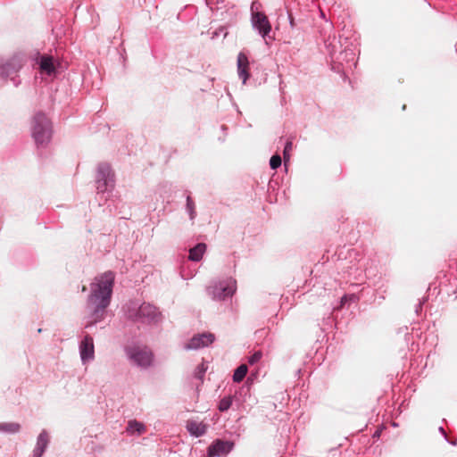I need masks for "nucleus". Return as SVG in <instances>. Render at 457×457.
Instances as JSON below:
<instances>
[{"instance_id":"obj_1","label":"nucleus","mask_w":457,"mask_h":457,"mask_svg":"<svg viewBox=\"0 0 457 457\" xmlns=\"http://www.w3.org/2000/svg\"><path fill=\"white\" fill-rule=\"evenodd\" d=\"M114 278V273L107 271L96 277L95 282L91 284L87 309L92 320L86 327H89L104 318L105 309L110 304Z\"/></svg>"},{"instance_id":"obj_2","label":"nucleus","mask_w":457,"mask_h":457,"mask_svg":"<svg viewBox=\"0 0 457 457\" xmlns=\"http://www.w3.org/2000/svg\"><path fill=\"white\" fill-rule=\"evenodd\" d=\"M32 137L37 145H46L52 137V124L42 112L34 116L32 123Z\"/></svg>"},{"instance_id":"obj_3","label":"nucleus","mask_w":457,"mask_h":457,"mask_svg":"<svg viewBox=\"0 0 457 457\" xmlns=\"http://www.w3.org/2000/svg\"><path fill=\"white\" fill-rule=\"evenodd\" d=\"M126 353L128 357L139 366L147 367L152 363L153 354L147 347L130 346L126 348Z\"/></svg>"},{"instance_id":"obj_4","label":"nucleus","mask_w":457,"mask_h":457,"mask_svg":"<svg viewBox=\"0 0 457 457\" xmlns=\"http://www.w3.org/2000/svg\"><path fill=\"white\" fill-rule=\"evenodd\" d=\"M114 174L109 164L103 163L98 167L97 190L104 192L107 187H113Z\"/></svg>"},{"instance_id":"obj_5","label":"nucleus","mask_w":457,"mask_h":457,"mask_svg":"<svg viewBox=\"0 0 457 457\" xmlns=\"http://www.w3.org/2000/svg\"><path fill=\"white\" fill-rule=\"evenodd\" d=\"M158 316L157 309L149 303H143L138 307L135 314H129L131 319L147 322L157 321Z\"/></svg>"},{"instance_id":"obj_6","label":"nucleus","mask_w":457,"mask_h":457,"mask_svg":"<svg viewBox=\"0 0 457 457\" xmlns=\"http://www.w3.org/2000/svg\"><path fill=\"white\" fill-rule=\"evenodd\" d=\"M252 23L262 37H265L271 30V25L268 17L262 12H253Z\"/></svg>"},{"instance_id":"obj_7","label":"nucleus","mask_w":457,"mask_h":457,"mask_svg":"<svg viewBox=\"0 0 457 457\" xmlns=\"http://www.w3.org/2000/svg\"><path fill=\"white\" fill-rule=\"evenodd\" d=\"M80 357L83 362L91 361L95 357V347L93 338L87 335L79 345Z\"/></svg>"},{"instance_id":"obj_8","label":"nucleus","mask_w":457,"mask_h":457,"mask_svg":"<svg viewBox=\"0 0 457 457\" xmlns=\"http://www.w3.org/2000/svg\"><path fill=\"white\" fill-rule=\"evenodd\" d=\"M215 339V337L212 333H204L201 335L195 336L187 344V349H198L200 347L207 346L211 345Z\"/></svg>"},{"instance_id":"obj_9","label":"nucleus","mask_w":457,"mask_h":457,"mask_svg":"<svg viewBox=\"0 0 457 457\" xmlns=\"http://www.w3.org/2000/svg\"><path fill=\"white\" fill-rule=\"evenodd\" d=\"M231 447L230 443L217 439L208 447L207 455L208 457L221 456L227 454Z\"/></svg>"},{"instance_id":"obj_10","label":"nucleus","mask_w":457,"mask_h":457,"mask_svg":"<svg viewBox=\"0 0 457 457\" xmlns=\"http://www.w3.org/2000/svg\"><path fill=\"white\" fill-rule=\"evenodd\" d=\"M208 292L214 299L223 300L226 297L231 296L235 292V288L230 285L224 286L220 284L219 287H209Z\"/></svg>"},{"instance_id":"obj_11","label":"nucleus","mask_w":457,"mask_h":457,"mask_svg":"<svg viewBox=\"0 0 457 457\" xmlns=\"http://www.w3.org/2000/svg\"><path fill=\"white\" fill-rule=\"evenodd\" d=\"M237 73L245 84L250 76L249 73V61L244 53H239L237 55Z\"/></svg>"},{"instance_id":"obj_12","label":"nucleus","mask_w":457,"mask_h":457,"mask_svg":"<svg viewBox=\"0 0 457 457\" xmlns=\"http://www.w3.org/2000/svg\"><path fill=\"white\" fill-rule=\"evenodd\" d=\"M186 428L192 436L196 437L204 435L207 431V425L205 423L195 420H188Z\"/></svg>"},{"instance_id":"obj_13","label":"nucleus","mask_w":457,"mask_h":457,"mask_svg":"<svg viewBox=\"0 0 457 457\" xmlns=\"http://www.w3.org/2000/svg\"><path fill=\"white\" fill-rule=\"evenodd\" d=\"M49 443V436L46 433V431L43 430L37 441V445L33 451V456L34 457H41L47 447V445Z\"/></svg>"},{"instance_id":"obj_14","label":"nucleus","mask_w":457,"mask_h":457,"mask_svg":"<svg viewBox=\"0 0 457 457\" xmlns=\"http://www.w3.org/2000/svg\"><path fill=\"white\" fill-rule=\"evenodd\" d=\"M39 67L42 72L52 75L55 71L53 58L48 55H42L39 60Z\"/></svg>"},{"instance_id":"obj_15","label":"nucleus","mask_w":457,"mask_h":457,"mask_svg":"<svg viewBox=\"0 0 457 457\" xmlns=\"http://www.w3.org/2000/svg\"><path fill=\"white\" fill-rule=\"evenodd\" d=\"M206 251V245L204 243H199L189 251V260L198 262L202 259L204 252Z\"/></svg>"},{"instance_id":"obj_16","label":"nucleus","mask_w":457,"mask_h":457,"mask_svg":"<svg viewBox=\"0 0 457 457\" xmlns=\"http://www.w3.org/2000/svg\"><path fill=\"white\" fill-rule=\"evenodd\" d=\"M127 432L130 434L137 433V435H141L145 432V427L143 423H140L136 420H129L127 427Z\"/></svg>"},{"instance_id":"obj_17","label":"nucleus","mask_w":457,"mask_h":457,"mask_svg":"<svg viewBox=\"0 0 457 457\" xmlns=\"http://www.w3.org/2000/svg\"><path fill=\"white\" fill-rule=\"evenodd\" d=\"M21 428V426L19 423L16 422H3L0 423V431H3L4 433H17L19 432Z\"/></svg>"},{"instance_id":"obj_18","label":"nucleus","mask_w":457,"mask_h":457,"mask_svg":"<svg viewBox=\"0 0 457 457\" xmlns=\"http://www.w3.org/2000/svg\"><path fill=\"white\" fill-rule=\"evenodd\" d=\"M247 373V366L241 364L234 372L233 380L234 382H241Z\"/></svg>"},{"instance_id":"obj_19","label":"nucleus","mask_w":457,"mask_h":457,"mask_svg":"<svg viewBox=\"0 0 457 457\" xmlns=\"http://www.w3.org/2000/svg\"><path fill=\"white\" fill-rule=\"evenodd\" d=\"M231 404H232L231 397L230 396L224 397L220 401L218 408L220 411H225L230 408Z\"/></svg>"},{"instance_id":"obj_20","label":"nucleus","mask_w":457,"mask_h":457,"mask_svg":"<svg viewBox=\"0 0 457 457\" xmlns=\"http://www.w3.org/2000/svg\"><path fill=\"white\" fill-rule=\"evenodd\" d=\"M270 165L272 170H276L281 165V157L278 154L273 155L270 160Z\"/></svg>"},{"instance_id":"obj_21","label":"nucleus","mask_w":457,"mask_h":457,"mask_svg":"<svg viewBox=\"0 0 457 457\" xmlns=\"http://www.w3.org/2000/svg\"><path fill=\"white\" fill-rule=\"evenodd\" d=\"M262 357V353L261 351L255 352L253 355L249 357L248 362L250 364L257 363Z\"/></svg>"},{"instance_id":"obj_22","label":"nucleus","mask_w":457,"mask_h":457,"mask_svg":"<svg viewBox=\"0 0 457 457\" xmlns=\"http://www.w3.org/2000/svg\"><path fill=\"white\" fill-rule=\"evenodd\" d=\"M293 144L291 141L287 142L284 149V159L287 162L289 159V153L292 151Z\"/></svg>"},{"instance_id":"obj_23","label":"nucleus","mask_w":457,"mask_h":457,"mask_svg":"<svg viewBox=\"0 0 457 457\" xmlns=\"http://www.w3.org/2000/svg\"><path fill=\"white\" fill-rule=\"evenodd\" d=\"M187 205L190 212L191 219H194V204L189 196L187 199Z\"/></svg>"},{"instance_id":"obj_24","label":"nucleus","mask_w":457,"mask_h":457,"mask_svg":"<svg viewBox=\"0 0 457 457\" xmlns=\"http://www.w3.org/2000/svg\"><path fill=\"white\" fill-rule=\"evenodd\" d=\"M11 64L13 65L14 69H19L21 66V61L18 58H13L11 61V62L7 63L8 66L11 65Z\"/></svg>"},{"instance_id":"obj_25","label":"nucleus","mask_w":457,"mask_h":457,"mask_svg":"<svg viewBox=\"0 0 457 457\" xmlns=\"http://www.w3.org/2000/svg\"><path fill=\"white\" fill-rule=\"evenodd\" d=\"M206 370V368L204 367V364L202 363L201 366L199 367V375L198 377L201 378L202 375L205 372Z\"/></svg>"},{"instance_id":"obj_26","label":"nucleus","mask_w":457,"mask_h":457,"mask_svg":"<svg viewBox=\"0 0 457 457\" xmlns=\"http://www.w3.org/2000/svg\"><path fill=\"white\" fill-rule=\"evenodd\" d=\"M347 300H348V296L347 295H344L341 298V306H343L346 303Z\"/></svg>"},{"instance_id":"obj_27","label":"nucleus","mask_w":457,"mask_h":457,"mask_svg":"<svg viewBox=\"0 0 457 457\" xmlns=\"http://www.w3.org/2000/svg\"><path fill=\"white\" fill-rule=\"evenodd\" d=\"M81 290H82V292H86L87 291V287L83 286Z\"/></svg>"}]
</instances>
